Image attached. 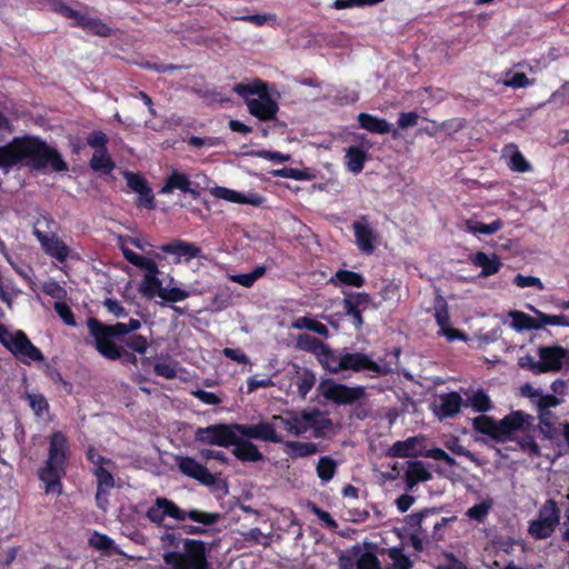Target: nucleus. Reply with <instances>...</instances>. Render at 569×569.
Here are the masks:
<instances>
[{"label":"nucleus","instance_id":"21","mask_svg":"<svg viewBox=\"0 0 569 569\" xmlns=\"http://www.w3.org/2000/svg\"><path fill=\"white\" fill-rule=\"evenodd\" d=\"M366 219V216H362L361 220L355 221L352 223V229L358 249L362 253L371 254L376 249V234L369 224L362 222Z\"/></svg>","mask_w":569,"mask_h":569},{"label":"nucleus","instance_id":"19","mask_svg":"<svg viewBox=\"0 0 569 569\" xmlns=\"http://www.w3.org/2000/svg\"><path fill=\"white\" fill-rule=\"evenodd\" d=\"M159 250L177 256V262L183 259L186 262L200 257L201 248L193 242H188L181 239H174L171 242L159 246Z\"/></svg>","mask_w":569,"mask_h":569},{"label":"nucleus","instance_id":"48","mask_svg":"<svg viewBox=\"0 0 569 569\" xmlns=\"http://www.w3.org/2000/svg\"><path fill=\"white\" fill-rule=\"evenodd\" d=\"M257 439L273 443L283 442L282 437L276 432L274 427L264 421L257 425Z\"/></svg>","mask_w":569,"mask_h":569},{"label":"nucleus","instance_id":"62","mask_svg":"<svg viewBox=\"0 0 569 569\" xmlns=\"http://www.w3.org/2000/svg\"><path fill=\"white\" fill-rule=\"evenodd\" d=\"M108 137L101 130L92 131L87 138V144L96 150L107 149Z\"/></svg>","mask_w":569,"mask_h":569},{"label":"nucleus","instance_id":"17","mask_svg":"<svg viewBox=\"0 0 569 569\" xmlns=\"http://www.w3.org/2000/svg\"><path fill=\"white\" fill-rule=\"evenodd\" d=\"M302 419L307 422V431H312V437L323 439L333 430V422L321 410L308 409Z\"/></svg>","mask_w":569,"mask_h":569},{"label":"nucleus","instance_id":"51","mask_svg":"<svg viewBox=\"0 0 569 569\" xmlns=\"http://www.w3.org/2000/svg\"><path fill=\"white\" fill-rule=\"evenodd\" d=\"M272 176L281 177V178H289V179L299 180V181L311 179V174L308 171L300 170L297 168H288V167H283L281 169L273 170Z\"/></svg>","mask_w":569,"mask_h":569},{"label":"nucleus","instance_id":"38","mask_svg":"<svg viewBox=\"0 0 569 569\" xmlns=\"http://www.w3.org/2000/svg\"><path fill=\"white\" fill-rule=\"evenodd\" d=\"M90 168L104 173H110L113 170L114 163L109 157L107 149L96 150L90 160Z\"/></svg>","mask_w":569,"mask_h":569},{"label":"nucleus","instance_id":"31","mask_svg":"<svg viewBox=\"0 0 569 569\" xmlns=\"http://www.w3.org/2000/svg\"><path fill=\"white\" fill-rule=\"evenodd\" d=\"M211 193L220 199L233 202V203H248L253 206H259L261 203V198L259 196L247 197L243 193L238 191L224 188V187H216L211 190Z\"/></svg>","mask_w":569,"mask_h":569},{"label":"nucleus","instance_id":"23","mask_svg":"<svg viewBox=\"0 0 569 569\" xmlns=\"http://www.w3.org/2000/svg\"><path fill=\"white\" fill-rule=\"evenodd\" d=\"M231 446L234 447L232 455L240 461L258 462L263 460V455L258 447L249 440H243L236 436L234 443Z\"/></svg>","mask_w":569,"mask_h":569},{"label":"nucleus","instance_id":"63","mask_svg":"<svg viewBox=\"0 0 569 569\" xmlns=\"http://www.w3.org/2000/svg\"><path fill=\"white\" fill-rule=\"evenodd\" d=\"M549 102H555L560 106L569 104V80L565 81L549 98Z\"/></svg>","mask_w":569,"mask_h":569},{"label":"nucleus","instance_id":"2","mask_svg":"<svg viewBox=\"0 0 569 569\" xmlns=\"http://www.w3.org/2000/svg\"><path fill=\"white\" fill-rule=\"evenodd\" d=\"M70 443L67 436L58 430L49 436L48 456L38 470L40 481L44 483L46 493L60 496L63 490L62 478L69 465Z\"/></svg>","mask_w":569,"mask_h":569},{"label":"nucleus","instance_id":"58","mask_svg":"<svg viewBox=\"0 0 569 569\" xmlns=\"http://www.w3.org/2000/svg\"><path fill=\"white\" fill-rule=\"evenodd\" d=\"M188 144L194 148L201 147H216L222 143V139L220 137H198L190 136L187 140Z\"/></svg>","mask_w":569,"mask_h":569},{"label":"nucleus","instance_id":"52","mask_svg":"<svg viewBox=\"0 0 569 569\" xmlns=\"http://www.w3.org/2000/svg\"><path fill=\"white\" fill-rule=\"evenodd\" d=\"M92 473L97 478V487L106 489L114 487V477L106 467L98 466L97 468H92Z\"/></svg>","mask_w":569,"mask_h":569},{"label":"nucleus","instance_id":"12","mask_svg":"<svg viewBox=\"0 0 569 569\" xmlns=\"http://www.w3.org/2000/svg\"><path fill=\"white\" fill-rule=\"evenodd\" d=\"M91 345L98 353L110 361L121 360L124 365H138L136 351L128 349L124 345L119 346L114 340L92 339Z\"/></svg>","mask_w":569,"mask_h":569},{"label":"nucleus","instance_id":"36","mask_svg":"<svg viewBox=\"0 0 569 569\" xmlns=\"http://www.w3.org/2000/svg\"><path fill=\"white\" fill-rule=\"evenodd\" d=\"M338 470L337 461L330 456H322L319 458L316 471L317 476L322 482H329Z\"/></svg>","mask_w":569,"mask_h":569},{"label":"nucleus","instance_id":"26","mask_svg":"<svg viewBox=\"0 0 569 569\" xmlns=\"http://www.w3.org/2000/svg\"><path fill=\"white\" fill-rule=\"evenodd\" d=\"M307 410L289 411L284 417L278 416L274 419H279L286 430L295 437H301L307 432V422L302 419Z\"/></svg>","mask_w":569,"mask_h":569},{"label":"nucleus","instance_id":"29","mask_svg":"<svg viewBox=\"0 0 569 569\" xmlns=\"http://www.w3.org/2000/svg\"><path fill=\"white\" fill-rule=\"evenodd\" d=\"M330 284L335 287L347 286L353 288H362L366 283L365 277L356 271L339 269L333 276L330 277Z\"/></svg>","mask_w":569,"mask_h":569},{"label":"nucleus","instance_id":"33","mask_svg":"<svg viewBox=\"0 0 569 569\" xmlns=\"http://www.w3.org/2000/svg\"><path fill=\"white\" fill-rule=\"evenodd\" d=\"M283 451L292 459L305 458L319 451V447L315 442H300L287 440L283 441Z\"/></svg>","mask_w":569,"mask_h":569},{"label":"nucleus","instance_id":"10","mask_svg":"<svg viewBox=\"0 0 569 569\" xmlns=\"http://www.w3.org/2000/svg\"><path fill=\"white\" fill-rule=\"evenodd\" d=\"M540 372H558L563 366L569 368V350L556 346H542L538 348Z\"/></svg>","mask_w":569,"mask_h":569},{"label":"nucleus","instance_id":"37","mask_svg":"<svg viewBox=\"0 0 569 569\" xmlns=\"http://www.w3.org/2000/svg\"><path fill=\"white\" fill-rule=\"evenodd\" d=\"M24 398L37 418H43L44 415L49 413L50 405L42 393L26 392Z\"/></svg>","mask_w":569,"mask_h":569},{"label":"nucleus","instance_id":"16","mask_svg":"<svg viewBox=\"0 0 569 569\" xmlns=\"http://www.w3.org/2000/svg\"><path fill=\"white\" fill-rule=\"evenodd\" d=\"M426 437L423 435L409 437L406 440L396 441L388 450L392 458H417L421 457L426 449Z\"/></svg>","mask_w":569,"mask_h":569},{"label":"nucleus","instance_id":"14","mask_svg":"<svg viewBox=\"0 0 569 569\" xmlns=\"http://www.w3.org/2000/svg\"><path fill=\"white\" fill-rule=\"evenodd\" d=\"M533 417L521 410L511 411L505 416L499 422V442L510 440V436L516 431H522L526 427H530Z\"/></svg>","mask_w":569,"mask_h":569},{"label":"nucleus","instance_id":"61","mask_svg":"<svg viewBox=\"0 0 569 569\" xmlns=\"http://www.w3.org/2000/svg\"><path fill=\"white\" fill-rule=\"evenodd\" d=\"M53 9L57 13L61 14L62 17H64L67 19L74 20V22L79 21L81 16L83 14V13L72 9L71 7H69L61 0L53 2Z\"/></svg>","mask_w":569,"mask_h":569},{"label":"nucleus","instance_id":"57","mask_svg":"<svg viewBox=\"0 0 569 569\" xmlns=\"http://www.w3.org/2000/svg\"><path fill=\"white\" fill-rule=\"evenodd\" d=\"M86 457L88 461L93 465V468H97L98 466L104 467L113 465L111 459L100 455L99 451L93 446L88 447L86 451Z\"/></svg>","mask_w":569,"mask_h":569},{"label":"nucleus","instance_id":"18","mask_svg":"<svg viewBox=\"0 0 569 569\" xmlns=\"http://www.w3.org/2000/svg\"><path fill=\"white\" fill-rule=\"evenodd\" d=\"M247 107L251 116L256 117L260 121H272L277 118L279 106L270 94L261 98L247 99Z\"/></svg>","mask_w":569,"mask_h":569},{"label":"nucleus","instance_id":"5","mask_svg":"<svg viewBox=\"0 0 569 569\" xmlns=\"http://www.w3.org/2000/svg\"><path fill=\"white\" fill-rule=\"evenodd\" d=\"M166 565L172 569H210L208 549L202 540L184 539L183 552L169 551L163 555Z\"/></svg>","mask_w":569,"mask_h":569},{"label":"nucleus","instance_id":"7","mask_svg":"<svg viewBox=\"0 0 569 569\" xmlns=\"http://www.w3.org/2000/svg\"><path fill=\"white\" fill-rule=\"evenodd\" d=\"M560 521V510L553 499H547L538 511V518L529 521L528 533L542 540L552 536Z\"/></svg>","mask_w":569,"mask_h":569},{"label":"nucleus","instance_id":"35","mask_svg":"<svg viewBox=\"0 0 569 569\" xmlns=\"http://www.w3.org/2000/svg\"><path fill=\"white\" fill-rule=\"evenodd\" d=\"M472 427L476 431L486 435L492 440L499 442L498 422L492 417L480 415L473 418Z\"/></svg>","mask_w":569,"mask_h":569},{"label":"nucleus","instance_id":"9","mask_svg":"<svg viewBox=\"0 0 569 569\" xmlns=\"http://www.w3.org/2000/svg\"><path fill=\"white\" fill-rule=\"evenodd\" d=\"M236 436L232 423H214L199 427L194 432V440L209 446L227 448L234 443Z\"/></svg>","mask_w":569,"mask_h":569},{"label":"nucleus","instance_id":"45","mask_svg":"<svg viewBox=\"0 0 569 569\" xmlns=\"http://www.w3.org/2000/svg\"><path fill=\"white\" fill-rule=\"evenodd\" d=\"M124 178L127 181V186L136 193L148 194L150 192V187L147 180L141 174L131 171H126Z\"/></svg>","mask_w":569,"mask_h":569},{"label":"nucleus","instance_id":"64","mask_svg":"<svg viewBox=\"0 0 569 569\" xmlns=\"http://www.w3.org/2000/svg\"><path fill=\"white\" fill-rule=\"evenodd\" d=\"M519 446L522 451L527 452L530 457H540L541 450L533 437L528 435L519 440Z\"/></svg>","mask_w":569,"mask_h":569},{"label":"nucleus","instance_id":"20","mask_svg":"<svg viewBox=\"0 0 569 569\" xmlns=\"http://www.w3.org/2000/svg\"><path fill=\"white\" fill-rule=\"evenodd\" d=\"M336 369H341V371L352 370V371L359 372L362 370L378 371L379 367L373 360H371L368 356H366L363 353L347 352V353L340 355V360H339V363L337 365Z\"/></svg>","mask_w":569,"mask_h":569},{"label":"nucleus","instance_id":"27","mask_svg":"<svg viewBox=\"0 0 569 569\" xmlns=\"http://www.w3.org/2000/svg\"><path fill=\"white\" fill-rule=\"evenodd\" d=\"M194 183L189 179L188 174L182 173L178 170H172L167 176L164 184L161 187L159 193L169 194L174 189H178L184 193V191H191V186Z\"/></svg>","mask_w":569,"mask_h":569},{"label":"nucleus","instance_id":"15","mask_svg":"<svg viewBox=\"0 0 569 569\" xmlns=\"http://www.w3.org/2000/svg\"><path fill=\"white\" fill-rule=\"evenodd\" d=\"M177 465L181 473L199 481L204 486H213L216 477L208 470V468L198 462L192 457H178Z\"/></svg>","mask_w":569,"mask_h":569},{"label":"nucleus","instance_id":"1","mask_svg":"<svg viewBox=\"0 0 569 569\" xmlns=\"http://www.w3.org/2000/svg\"><path fill=\"white\" fill-rule=\"evenodd\" d=\"M20 163L34 170L48 167L57 172L68 170L60 152L36 136L14 137L7 144L0 146L1 169L8 171Z\"/></svg>","mask_w":569,"mask_h":569},{"label":"nucleus","instance_id":"55","mask_svg":"<svg viewBox=\"0 0 569 569\" xmlns=\"http://www.w3.org/2000/svg\"><path fill=\"white\" fill-rule=\"evenodd\" d=\"M430 515V510L426 509L420 512L411 513L406 517V522L413 528L416 532L426 533L422 527L423 520Z\"/></svg>","mask_w":569,"mask_h":569},{"label":"nucleus","instance_id":"8","mask_svg":"<svg viewBox=\"0 0 569 569\" xmlns=\"http://www.w3.org/2000/svg\"><path fill=\"white\" fill-rule=\"evenodd\" d=\"M43 221L47 223V228L49 231H42L37 226L41 223L38 220L37 224L33 228V236L39 241L41 249L43 252L56 259L57 261L63 263L67 261L70 254V248L61 240L58 234L51 229V224H56V221L52 218L43 217Z\"/></svg>","mask_w":569,"mask_h":569},{"label":"nucleus","instance_id":"42","mask_svg":"<svg viewBox=\"0 0 569 569\" xmlns=\"http://www.w3.org/2000/svg\"><path fill=\"white\" fill-rule=\"evenodd\" d=\"M469 405L477 412L485 413L492 408L490 397L482 390L478 389L468 398Z\"/></svg>","mask_w":569,"mask_h":569},{"label":"nucleus","instance_id":"46","mask_svg":"<svg viewBox=\"0 0 569 569\" xmlns=\"http://www.w3.org/2000/svg\"><path fill=\"white\" fill-rule=\"evenodd\" d=\"M513 148V152L510 156L509 168L515 172H529L532 170L531 163L525 158V156L519 151L516 144H511Z\"/></svg>","mask_w":569,"mask_h":569},{"label":"nucleus","instance_id":"43","mask_svg":"<svg viewBox=\"0 0 569 569\" xmlns=\"http://www.w3.org/2000/svg\"><path fill=\"white\" fill-rule=\"evenodd\" d=\"M315 383L316 376L309 369H305L302 372H300L295 381V385L298 389V393L301 398H306V396L310 392Z\"/></svg>","mask_w":569,"mask_h":569},{"label":"nucleus","instance_id":"54","mask_svg":"<svg viewBox=\"0 0 569 569\" xmlns=\"http://www.w3.org/2000/svg\"><path fill=\"white\" fill-rule=\"evenodd\" d=\"M535 315H538L542 318V323L545 326H560V327H569V317L561 315H547L540 310L533 309Z\"/></svg>","mask_w":569,"mask_h":569},{"label":"nucleus","instance_id":"24","mask_svg":"<svg viewBox=\"0 0 569 569\" xmlns=\"http://www.w3.org/2000/svg\"><path fill=\"white\" fill-rule=\"evenodd\" d=\"M470 260L475 267L481 268L480 277H490L498 273L502 267L500 258L493 253L489 257L483 251H478L470 257Z\"/></svg>","mask_w":569,"mask_h":569},{"label":"nucleus","instance_id":"49","mask_svg":"<svg viewBox=\"0 0 569 569\" xmlns=\"http://www.w3.org/2000/svg\"><path fill=\"white\" fill-rule=\"evenodd\" d=\"M388 556L392 560L395 569H411L412 562L402 551V548L393 547L388 550Z\"/></svg>","mask_w":569,"mask_h":569},{"label":"nucleus","instance_id":"6","mask_svg":"<svg viewBox=\"0 0 569 569\" xmlns=\"http://www.w3.org/2000/svg\"><path fill=\"white\" fill-rule=\"evenodd\" d=\"M318 392L336 406H351L361 401L367 396L363 386L350 387L331 378L325 379L319 383Z\"/></svg>","mask_w":569,"mask_h":569},{"label":"nucleus","instance_id":"39","mask_svg":"<svg viewBox=\"0 0 569 569\" xmlns=\"http://www.w3.org/2000/svg\"><path fill=\"white\" fill-rule=\"evenodd\" d=\"M163 289L162 281L158 276L144 274L139 286V292L146 298L159 297V291Z\"/></svg>","mask_w":569,"mask_h":569},{"label":"nucleus","instance_id":"30","mask_svg":"<svg viewBox=\"0 0 569 569\" xmlns=\"http://www.w3.org/2000/svg\"><path fill=\"white\" fill-rule=\"evenodd\" d=\"M358 122L360 128L366 129L371 133L385 134L391 131V124L387 120L370 113H359Z\"/></svg>","mask_w":569,"mask_h":569},{"label":"nucleus","instance_id":"40","mask_svg":"<svg viewBox=\"0 0 569 569\" xmlns=\"http://www.w3.org/2000/svg\"><path fill=\"white\" fill-rule=\"evenodd\" d=\"M503 223L500 219H496L490 223H483L473 220L466 221V228L469 232L480 234H493L502 228Z\"/></svg>","mask_w":569,"mask_h":569},{"label":"nucleus","instance_id":"34","mask_svg":"<svg viewBox=\"0 0 569 569\" xmlns=\"http://www.w3.org/2000/svg\"><path fill=\"white\" fill-rule=\"evenodd\" d=\"M297 347L300 350L311 352L318 357L320 355H330L329 346H327L320 339H318L309 333H301L298 336Z\"/></svg>","mask_w":569,"mask_h":569},{"label":"nucleus","instance_id":"59","mask_svg":"<svg viewBox=\"0 0 569 569\" xmlns=\"http://www.w3.org/2000/svg\"><path fill=\"white\" fill-rule=\"evenodd\" d=\"M54 311L58 316L63 320V322L68 326H76V318L71 310V308L62 301L54 302Z\"/></svg>","mask_w":569,"mask_h":569},{"label":"nucleus","instance_id":"3","mask_svg":"<svg viewBox=\"0 0 569 569\" xmlns=\"http://www.w3.org/2000/svg\"><path fill=\"white\" fill-rule=\"evenodd\" d=\"M88 333L91 339L114 340L139 355H144L149 348L147 337L134 333L141 328V321L131 318L128 322L104 323L101 320L90 317L87 320Z\"/></svg>","mask_w":569,"mask_h":569},{"label":"nucleus","instance_id":"22","mask_svg":"<svg viewBox=\"0 0 569 569\" xmlns=\"http://www.w3.org/2000/svg\"><path fill=\"white\" fill-rule=\"evenodd\" d=\"M440 405L435 409V413L440 418H452L460 412L462 398L457 391L442 393L439 396Z\"/></svg>","mask_w":569,"mask_h":569},{"label":"nucleus","instance_id":"47","mask_svg":"<svg viewBox=\"0 0 569 569\" xmlns=\"http://www.w3.org/2000/svg\"><path fill=\"white\" fill-rule=\"evenodd\" d=\"M492 500L491 499H486L483 501H481L480 503H477V505H473L472 507H470L466 515L472 519V520H476L477 522L479 523H482L487 516L489 515V511L490 509L492 508Z\"/></svg>","mask_w":569,"mask_h":569},{"label":"nucleus","instance_id":"41","mask_svg":"<svg viewBox=\"0 0 569 569\" xmlns=\"http://www.w3.org/2000/svg\"><path fill=\"white\" fill-rule=\"evenodd\" d=\"M266 271L267 268L264 266H258L251 272L233 274L230 279L238 284L250 288L258 279L264 276Z\"/></svg>","mask_w":569,"mask_h":569},{"label":"nucleus","instance_id":"13","mask_svg":"<svg viewBox=\"0 0 569 569\" xmlns=\"http://www.w3.org/2000/svg\"><path fill=\"white\" fill-rule=\"evenodd\" d=\"M9 342V351L23 363H29V360L42 361L44 359L41 350L30 341L22 330H18L14 333V339Z\"/></svg>","mask_w":569,"mask_h":569},{"label":"nucleus","instance_id":"50","mask_svg":"<svg viewBox=\"0 0 569 569\" xmlns=\"http://www.w3.org/2000/svg\"><path fill=\"white\" fill-rule=\"evenodd\" d=\"M190 297V292L178 287L163 288L159 291V298L167 302L176 303Z\"/></svg>","mask_w":569,"mask_h":569},{"label":"nucleus","instance_id":"28","mask_svg":"<svg viewBox=\"0 0 569 569\" xmlns=\"http://www.w3.org/2000/svg\"><path fill=\"white\" fill-rule=\"evenodd\" d=\"M368 159V152L363 150L361 147L350 146L349 148L346 149V167L350 172L355 174H358L363 170Z\"/></svg>","mask_w":569,"mask_h":569},{"label":"nucleus","instance_id":"25","mask_svg":"<svg viewBox=\"0 0 569 569\" xmlns=\"http://www.w3.org/2000/svg\"><path fill=\"white\" fill-rule=\"evenodd\" d=\"M432 479L431 472L420 460L409 461L405 475L407 490H412L419 482H426Z\"/></svg>","mask_w":569,"mask_h":569},{"label":"nucleus","instance_id":"56","mask_svg":"<svg viewBox=\"0 0 569 569\" xmlns=\"http://www.w3.org/2000/svg\"><path fill=\"white\" fill-rule=\"evenodd\" d=\"M103 307L116 318H126L128 317V310L122 306V303L112 298H106L102 301Z\"/></svg>","mask_w":569,"mask_h":569},{"label":"nucleus","instance_id":"11","mask_svg":"<svg viewBox=\"0 0 569 569\" xmlns=\"http://www.w3.org/2000/svg\"><path fill=\"white\" fill-rule=\"evenodd\" d=\"M343 295L342 308L345 315L351 318L356 329H360L363 323L362 312L371 302V297L367 292L341 291Z\"/></svg>","mask_w":569,"mask_h":569},{"label":"nucleus","instance_id":"53","mask_svg":"<svg viewBox=\"0 0 569 569\" xmlns=\"http://www.w3.org/2000/svg\"><path fill=\"white\" fill-rule=\"evenodd\" d=\"M177 365L176 361L157 362L153 366V372L166 379H174L178 375Z\"/></svg>","mask_w":569,"mask_h":569},{"label":"nucleus","instance_id":"4","mask_svg":"<svg viewBox=\"0 0 569 569\" xmlns=\"http://www.w3.org/2000/svg\"><path fill=\"white\" fill-rule=\"evenodd\" d=\"M147 518L157 526L162 525L166 517L173 518L178 521H184L187 518L194 522L202 523L203 526L214 525L220 516L216 512H206L198 509L190 511L182 510L172 500L163 497H158L146 513Z\"/></svg>","mask_w":569,"mask_h":569},{"label":"nucleus","instance_id":"60","mask_svg":"<svg viewBox=\"0 0 569 569\" xmlns=\"http://www.w3.org/2000/svg\"><path fill=\"white\" fill-rule=\"evenodd\" d=\"M358 569H381L380 561L373 552H363L357 560Z\"/></svg>","mask_w":569,"mask_h":569},{"label":"nucleus","instance_id":"44","mask_svg":"<svg viewBox=\"0 0 569 569\" xmlns=\"http://www.w3.org/2000/svg\"><path fill=\"white\" fill-rule=\"evenodd\" d=\"M234 90L239 94H246V93L257 94L258 98L266 97V94H269L267 82H264L260 79H256L251 83H248V84L239 83L236 86Z\"/></svg>","mask_w":569,"mask_h":569},{"label":"nucleus","instance_id":"32","mask_svg":"<svg viewBox=\"0 0 569 569\" xmlns=\"http://www.w3.org/2000/svg\"><path fill=\"white\" fill-rule=\"evenodd\" d=\"M72 26L82 28L83 30L99 37H109L112 32V29L102 20L92 18L88 14H82L80 20L73 22Z\"/></svg>","mask_w":569,"mask_h":569}]
</instances>
